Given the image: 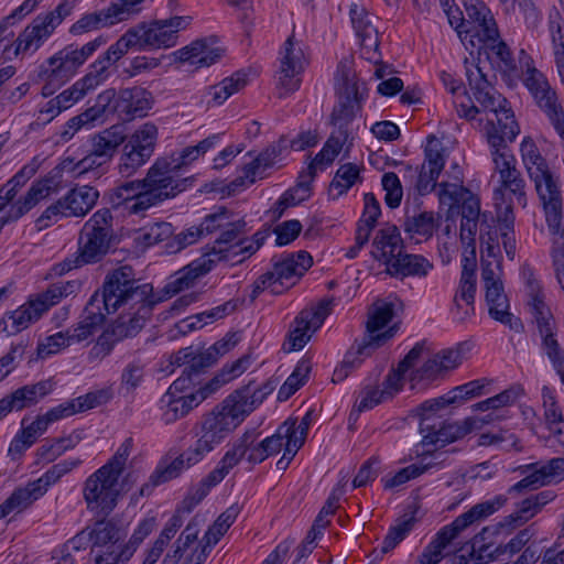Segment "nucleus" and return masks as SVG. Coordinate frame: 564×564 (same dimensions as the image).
Here are the masks:
<instances>
[{"label":"nucleus","mask_w":564,"mask_h":564,"mask_svg":"<svg viewBox=\"0 0 564 564\" xmlns=\"http://www.w3.org/2000/svg\"><path fill=\"white\" fill-rule=\"evenodd\" d=\"M132 447V438H126L110 459L85 480L83 498L89 511L108 516L119 497L138 481L135 471L124 473Z\"/></svg>","instance_id":"1"},{"label":"nucleus","mask_w":564,"mask_h":564,"mask_svg":"<svg viewBox=\"0 0 564 564\" xmlns=\"http://www.w3.org/2000/svg\"><path fill=\"white\" fill-rule=\"evenodd\" d=\"M467 78L475 100L486 113L489 145L503 147L505 143L512 142L519 134L520 128L507 99L496 91L480 67L474 66L467 69Z\"/></svg>","instance_id":"2"},{"label":"nucleus","mask_w":564,"mask_h":564,"mask_svg":"<svg viewBox=\"0 0 564 564\" xmlns=\"http://www.w3.org/2000/svg\"><path fill=\"white\" fill-rule=\"evenodd\" d=\"M131 265L111 270L105 278L101 292L90 299L107 314L137 304L161 303L163 297L154 293L150 283H141Z\"/></svg>","instance_id":"3"},{"label":"nucleus","mask_w":564,"mask_h":564,"mask_svg":"<svg viewBox=\"0 0 564 564\" xmlns=\"http://www.w3.org/2000/svg\"><path fill=\"white\" fill-rule=\"evenodd\" d=\"M507 502V497L499 495L491 500L475 505L468 511L458 516L451 524L442 528L434 540L424 549L419 557V564H438L445 555L446 547L458 534L475 522L485 520Z\"/></svg>","instance_id":"4"},{"label":"nucleus","mask_w":564,"mask_h":564,"mask_svg":"<svg viewBox=\"0 0 564 564\" xmlns=\"http://www.w3.org/2000/svg\"><path fill=\"white\" fill-rule=\"evenodd\" d=\"M112 220L111 212L108 208H102L85 223L80 231L78 254L74 260L64 262L67 270L87 263H96L108 253L113 236Z\"/></svg>","instance_id":"5"},{"label":"nucleus","mask_w":564,"mask_h":564,"mask_svg":"<svg viewBox=\"0 0 564 564\" xmlns=\"http://www.w3.org/2000/svg\"><path fill=\"white\" fill-rule=\"evenodd\" d=\"M393 317V306L391 303L383 301L376 302L368 313V321L366 324L368 338L362 344H359L355 351L350 350L346 354L341 365L335 369L333 381H343L351 369L359 366L362 359L359 356H369L371 351L379 347L384 340L392 337L391 330L378 334Z\"/></svg>","instance_id":"6"},{"label":"nucleus","mask_w":564,"mask_h":564,"mask_svg":"<svg viewBox=\"0 0 564 564\" xmlns=\"http://www.w3.org/2000/svg\"><path fill=\"white\" fill-rule=\"evenodd\" d=\"M335 88L338 96V104L335 106L330 122L336 128L334 131L348 133L349 124L356 113L360 110L362 95L359 90V83L349 63L340 62L335 75Z\"/></svg>","instance_id":"7"},{"label":"nucleus","mask_w":564,"mask_h":564,"mask_svg":"<svg viewBox=\"0 0 564 564\" xmlns=\"http://www.w3.org/2000/svg\"><path fill=\"white\" fill-rule=\"evenodd\" d=\"M188 181V177L181 176L173 162H170L167 158L158 159L143 178L147 195L144 198L149 203V207L175 197L186 189Z\"/></svg>","instance_id":"8"},{"label":"nucleus","mask_w":564,"mask_h":564,"mask_svg":"<svg viewBox=\"0 0 564 564\" xmlns=\"http://www.w3.org/2000/svg\"><path fill=\"white\" fill-rule=\"evenodd\" d=\"M158 303L137 304L133 307H122L123 313L115 321L91 349V355L105 357L110 354L116 341L134 337L150 318L153 307Z\"/></svg>","instance_id":"9"},{"label":"nucleus","mask_w":564,"mask_h":564,"mask_svg":"<svg viewBox=\"0 0 564 564\" xmlns=\"http://www.w3.org/2000/svg\"><path fill=\"white\" fill-rule=\"evenodd\" d=\"M74 9L73 1L61 2L55 10L36 17L14 41V55L34 53Z\"/></svg>","instance_id":"10"},{"label":"nucleus","mask_w":564,"mask_h":564,"mask_svg":"<svg viewBox=\"0 0 564 564\" xmlns=\"http://www.w3.org/2000/svg\"><path fill=\"white\" fill-rule=\"evenodd\" d=\"M189 24L188 17H173L164 20L142 22L130 28L137 39V50H166L176 45L178 32Z\"/></svg>","instance_id":"11"},{"label":"nucleus","mask_w":564,"mask_h":564,"mask_svg":"<svg viewBox=\"0 0 564 564\" xmlns=\"http://www.w3.org/2000/svg\"><path fill=\"white\" fill-rule=\"evenodd\" d=\"M528 305L542 338V349L564 384V351L555 337V321L535 288H531Z\"/></svg>","instance_id":"12"},{"label":"nucleus","mask_w":564,"mask_h":564,"mask_svg":"<svg viewBox=\"0 0 564 564\" xmlns=\"http://www.w3.org/2000/svg\"><path fill=\"white\" fill-rule=\"evenodd\" d=\"M246 232V221L242 219L228 223V226L216 239L209 251L204 253L215 260V265L220 261L241 262L253 254L259 248V241L241 240L240 236Z\"/></svg>","instance_id":"13"},{"label":"nucleus","mask_w":564,"mask_h":564,"mask_svg":"<svg viewBox=\"0 0 564 564\" xmlns=\"http://www.w3.org/2000/svg\"><path fill=\"white\" fill-rule=\"evenodd\" d=\"M332 308L333 299H323L317 305L302 310L290 327L283 344L284 351L301 350L310 341L312 335L321 328Z\"/></svg>","instance_id":"14"},{"label":"nucleus","mask_w":564,"mask_h":564,"mask_svg":"<svg viewBox=\"0 0 564 564\" xmlns=\"http://www.w3.org/2000/svg\"><path fill=\"white\" fill-rule=\"evenodd\" d=\"M531 175L536 193L543 204L547 227L553 236L562 231V192L557 177L546 167Z\"/></svg>","instance_id":"15"},{"label":"nucleus","mask_w":564,"mask_h":564,"mask_svg":"<svg viewBox=\"0 0 564 564\" xmlns=\"http://www.w3.org/2000/svg\"><path fill=\"white\" fill-rule=\"evenodd\" d=\"M66 295V285L61 283L50 285L45 291L35 294L26 303L12 312L10 319L15 333L28 328L36 322L46 311L59 303Z\"/></svg>","instance_id":"16"},{"label":"nucleus","mask_w":564,"mask_h":564,"mask_svg":"<svg viewBox=\"0 0 564 564\" xmlns=\"http://www.w3.org/2000/svg\"><path fill=\"white\" fill-rule=\"evenodd\" d=\"M463 4L466 12V18H462V21L456 25V30L462 35L464 34V41L468 37L469 40H476L481 35L489 37L496 35V21L481 0H463Z\"/></svg>","instance_id":"17"},{"label":"nucleus","mask_w":564,"mask_h":564,"mask_svg":"<svg viewBox=\"0 0 564 564\" xmlns=\"http://www.w3.org/2000/svg\"><path fill=\"white\" fill-rule=\"evenodd\" d=\"M500 275L501 272H498L496 263H492V265L488 263L485 270L481 271L486 289V301L489 306L490 316L503 324H509L513 328L512 315L509 312V302L505 294Z\"/></svg>","instance_id":"18"},{"label":"nucleus","mask_w":564,"mask_h":564,"mask_svg":"<svg viewBox=\"0 0 564 564\" xmlns=\"http://www.w3.org/2000/svg\"><path fill=\"white\" fill-rule=\"evenodd\" d=\"M106 44L104 36L87 42L80 48L67 46L51 56L50 74L73 76L76 70L91 56L100 46Z\"/></svg>","instance_id":"19"},{"label":"nucleus","mask_w":564,"mask_h":564,"mask_svg":"<svg viewBox=\"0 0 564 564\" xmlns=\"http://www.w3.org/2000/svg\"><path fill=\"white\" fill-rule=\"evenodd\" d=\"M527 470H532L527 477L510 487L509 492H520L524 489H538L552 482H558L564 479V458L556 457L546 464L539 463L525 466Z\"/></svg>","instance_id":"20"},{"label":"nucleus","mask_w":564,"mask_h":564,"mask_svg":"<svg viewBox=\"0 0 564 564\" xmlns=\"http://www.w3.org/2000/svg\"><path fill=\"white\" fill-rule=\"evenodd\" d=\"M404 246L399 229L393 225H386L376 232L372 241V257L386 265V272L391 264L403 253Z\"/></svg>","instance_id":"21"},{"label":"nucleus","mask_w":564,"mask_h":564,"mask_svg":"<svg viewBox=\"0 0 564 564\" xmlns=\"http://www.w3.org/2000/svg\"><path fill=\"white\" fill-rule=\"evenodd\" d=\"M213 392L205 384L196 392H189L184 395L164 394L161 399L162 420L166 423H173L176 420L187 415L194 408L203 402Z\"/></svg>","instance_id":"22"},{"label":"nucleus","mask_w":564,"mask_h":564,"mask_svg":"<svg viewBox=\"0 0 564 564\" xmlns=\"http://www.w3.org/2000/svg\"><path fill=\"white\" fill-rule=\"evenodd\" d=\"M152 105L151 94L141 87L121 89L116 99L113 111L131 120L144 117Z\"/></svg>","instance_id":"23"},{"label":"nucleus","mask_w":564,"mask_h":564,"mask_svg":"<svg viewBox=\"0 0 564 564\" xmlns=\"http://www.w3.org/2000/svg\"><path fill=\"white\" fill-rule=\"evenodd\" d=\"M312 262V257L306 251L286 254L274 263L272 272L264 274L262 283L279 281L283 284L284 280L288 281L294 276L303 275L311 268Z\"/></svg>","instance_id":"24"},{"label":"nucleus","mask_w":564,"mask_h":564,"mask_svg":"<svg viewBox=\"0 0 564 564\" xmlns=\"http://www.w3.org/2000/svg\"><path fill=\"white\" fill-rule=\"evenodd\" d=\"M471 46L479 53L484 52L488 58L503 72H511L516 68V62L508 45L499 40V31L496 28V35L491 37L481 35L476 40H469Z\"/></svg>","instance_id":"25"},{"label":"nucleus","mask_w":564,"mask_h":564,"mask_svg":"<svg viewBox=\"0 0 564 564\" xmlns=\"http://www.w3.org/2000/svg\"><path fill=\"white\" fill-rule=\"evenodd\" d=\"M350 19L357 36L365 50L377 52L379 47V32L373 22L377 18L370 14L364 7L352 3Z\"/></svg>","instance_id":"26"},{"label":"nucleus","mask_w":564,"mask_h":564,"mask_svg":"<svg viewBox=\"0 0 564 564\" xmlns=\"http://www.w3.org/2000/svg\"><path fill=\"white\" fill-rule=\"evenodd\" d=\"M99 192L91 186H76L61 199L64 217H83L96 205Z\"/></svg>","instance_id":"27"},{"label":"nucleus","mask_w":564,"mask_h":564,"mask_svg":"<svg viewBox=\"0 0 564 564\" xmlns=\"http://www.w3.org/2000/svg\"><path fill=\"white\" fill-rule=\"evenodd\" d=\"M51 390L47 381L24 386L0 400V414H7L13 410H22L37 402Z\"/></svg>","instance_id":"28"},{"label":"nucleus","mask_w":564,"mask_h":564,"mask_svg":"<svg viewBox=\"0 0 564 564\" xmlns=\"http://www.w3.org/2000/svg\"><path fill=\"white\" fill-rule=\"evenodd\" d=\"M290 425H281L276 433L270 437H265L260 443L250 446V453L247 456L248 462L252 464L262 463L269 456L280 453L285 447V454H290Z\"/></svg>","instance_id":"29"},{"label":"nucleus","mask_w":564,"mask_h":564,"mask_svg":"<svg viewBox=\"0 0 564 564\" xmlns=\"http://www.w3.org/2000/svg\"><path fill=\"white\" fill-rule=\"evenodd\" d=\"M144 191L143 180L127 182L116 188L115 196L118 199L116 204L122 206L129 214L144 213L150 208L149 203L143 198L147 197Z\"/></svg>","instance_id":"30"},{"label":"nucleus","mask_w":564,"mask_h":564,"mask_svg":"<svg viewBox=\"0 0 564 564\" xmlns=\"http://www.w3.org/2000/svg\"><path fill=\"white\" fill-rule=\"evenodd\" d=\"M346 145V151L351 147L348 133L341 131H333L323 149L315 155L308 166L310 177L313 178L317 169L323 170L330 165L343 148Z\"/></svg>","instance_id":"31"},{"label":"nucleus","mask_w":564,"mask_h":564,"mask_svg":"<svg viewBox=\"0 0 564 564\" xmlns=\"http://www.w3.org/2000/svg\"><path fill=\"white\" fill-rule=\"evenodd\" d=\"M433 269V263L421 254L403 253L394 261L387 272L393 278H424Z\"/></svg>","instance_id":"32"},{"label":"nucleus","mask_w":564,"mask_h":564,"mask_svg":"<svg viewBox=\"0 0 564 564\" xmlns=\"http://www.w3.org/2000/svg\"><path fill=\"white\" fill-rule=\"evenodd\" d=\"M106 315L107 313L90 299L85 307L83 321L66 332L72 344L80 343L91 336L102 325Z\"/></svg>","instance_id":"33"},{"label":"nucleus","mask_w":564,"mask_h":564,"mask_svg":"<svg viewBox=\"0 0 564 564\" xmlns=\"http://www.w3.org/2000/svg\"><path fill=\"white\" fill-rule=\"evenodd\" d=\"M124 141L126 134L123 129L120 126H112L93 137L91 150L101 160L109 162Z\"/></svg>","instance_id":"34"},{"label":"nucleus","mask_w":564,"mask_h":564,"mask_svg":"<svg viewBox=\"0 0 564 564\" xmlns=\"http://www.w3.org/2000/svg\"><path fill=\"white\" fill-rule=\"evenodd\" d=\"M248 83L247 75L237 72L230 77L224 78L220 83L209 86L206 91V104L208 106H220L230 96L240 91Z\"/></svg>","instance_id":"35"},{"label":"nucleus","mask_w":564,"mask_h":564,"mask_svg":"<svg viewBox=\"0 0 564 564\" xmlns=\"http://www.w3.org/2000/svg\"><path fill=\"white\" fill-rule=\"evenodd\" d=\"M44 495L42 485L31 482L24 488H19L0 506V519L11 512H21Z\"/></svg>","instance_id":"36"},{"label":"nucleus","mask_w":564,"mask_h":564,"mask_svg":"<svg viewBox=\"0 0 564 564\" xmlns=\"http://www.w3.org/2000/svg\"><path fill=\"white\" fill-rule=\"evenodd\" d=\"M53 181L44 178L35 182L28 191L26 195L11 205V219H19L41 200L50 196L53 191Z\"/></svg>","instance_id":"37"},{"label":"nucleus","mask_w":564,"mask_h":564,"mask_svg":"<svg viewBox=\"0 0 564 564\" xmlns=\"http://www.w3.org/2000/svg\"><path fill=\"white\" fill-rule=\"evenodd\" d=\"M217 409L227 417V420L237 427L252 409V402H249L241 389L236 390L228 395Z\"/></svg>","instance_id":"38"},{"label":"nucleus","mask_w":564,"mask_h":564,"mask_svg":"<svg viewBox=\"0 0 564 564\" xmlns=\"http://www.w3.org/2000/svg\"><path fill=\"white\" fill-rule=\"evenodd\" d=\"M422 351L423 347L419 344L415 345L400 361L398 368L387 376L380 390L389 392V399H392L402 389L404 373L415 365Z\"/></svg>","instance_id":"39"},{"label":"nucleus","mask_w":564,"mask_h":564,"mask_svg":"<svg viewBox=\"0 0 564 564\" xmlns=\"http://www.w3.org/2000/svg\"><path fill=\"white\" fill-rule=\"evenodd\" d=\"M553 499V495L547 491H543L533 496H530L522 500L517 509L508 517L509 522L514 525H521L538 514L542 508Z\"/></svg>","instance_id":"40"},{"label":"nucleus","mask_w":564,"mask_h":564,"mask_svg":"<svg viewBox=\"0 0 564 564\" xmlns=\"http://www.w3.org/2000/svg\"><path fill=\"white\" fill-rule=\"evenodd\" d=\"M523 83L533 95L540 108H543L546 100L553 102L557 99L554 90L551 89L544 75L534 67H528L523 73Z\"/></svg>","instance_id":"41"},{"label":"nucleus","mask_w":564,"mask_h":564,"mask_svg":"<svg viewBox=\"0 0 564 564\" xmlns=\"http://www.w3.org/2000/svg\"><path fill=\"white\" fill-rule=\"evenodd\" d=\"M48 422L43 415H39L32 423L25 425V420L22 421V431L13 438L10 444V453H22L32 446L39 436H41L48 427Z\"/></svg>","instance_id":"42"},{"label":"nucleus","mask_w":564,"mask_h":564,"mask_svg":"<svg viewBox=\"0 0 564 564\" xmlns=\"http://www.w3.org/2000/svg\"><path fill=\"white\" fill-rule=\"evenodd\" d=\"M240 512V508L237 505H232L227 508L214 522V524L205 533L204 539L207 545L203 547L202 553L198 555L196 564H200L207 546L215 545L220 538L228 531L230 525L235 522L236 518Z\"/></svg>","instance_id":"43"},{"label":"nucleus","mask_w":564,"mask_h":564,"mask_svg":"<svg viewBox=\"0 0 564 564\" xmlns=\"http://www.w3.org/2000/svg\"><path fill=\"white\" fill-rule=\"evenodd\" d=\"M118 23L110 11L109 7L97 12L83 15L69 29L73 35H83L85 33L110 26Z\"/></svg>","instance_id":"44"},{"label":"nucleus","mask_w":564,"mask_h":564,"mask_svg":"<svg viewBox=\"0 0 564 564\" xmlns=\"http://www.w3.org/2000/svg\"><path fill=\"white\" fill-rule=\"evenodd\" d=\"M364 203V213L357 226L358 240L360 243L368 242L370 234L381 215L380 204L372 193L365 194Z\"/></svg>","instance_id":"45"},{"label":"nucleus","mask_w":564,"mask_h":564,"mask_svg":"<svg viewBox=\"0 0 564 564\" xmlns=\"http://www.w3.org/2000/svg\"><path fill=\"white\" fill-rule=\"evenodd\" d=\"M499 181L500 186L495 189L494 200L503 202L506 192H509L516 197L518 204L525 206L524 180L517 169H511V172L499 175Z\"/></svg>","instance_id":"46"},{"label":"nucleus","mask_w":564,"mask_h":564,"mask_svg":"<svg viewBox=\"0 0 564 564\" xmlns=\"http://www.w3.org/2000/svg\"><path fill=\"white\" fill-rule=\"evenodd\" d=\"M152 155L145 153L142 150H138L132 144L126 142L122 148L120 155V162L118 165L119 174L123 177H130L140 167H142Z\"/></svg>","instance_id":"47"},{"label":"nucleus","mask_w":564,"mask_h":564,"mask_svg":"<svg viewBox=\"0 0 564 564\" xmlns=\"http://www.w3.org/2000/svg\"><path fill=\"white\" fill-rule=\"evenodd\" d=\"M470 191L463 186V175L459 167L454 165L453 182L443 181L438 184V196L443 204L449 206L460 203Z\"/></svg>","instance_id":"48"},{"label":"nucleus","mask_w":564,"mask_h":564,"mask_svg":"<svg viewBox=\"0 0 564 564\" xmlns=\"http://www.w3.org/2000/svg\"><path fill=\"white\" fill-rule=\"evenodd\" d=\"M258 437V433L254 430L247 431L229 449L221 460L219 465L224 467V469L229 473L231 468H234L240 459L250 453V446L256 442Z\"/></svg>","instance_id":"49"},{"label":"nucleus","mask_w":564,"mask_h":564,"mask_svg":"<svg viewBox=\"0 0 564 564\" xmlns=\"http://www.w3.org/2000/svg\"><path fill=\"white\" fill-rule=\"evenodd\" d=\"M476 294V275L467 273L460 275L459 285L454 296V304L457 308L460 319H465L469 315V310H463L462 302L474 311V301Z\"/></svg>","instance_id":"50"},{"label":"nucleus","mask_w":564,"mask_h":564,"mask_svg":"<svg viewBox=\"0 0 564 564\" xmlns=\"http://www.w3.org/2000/svg\"><path fill=\"white\" fill-rule=\"evenodd\" d=\"M544 421L551 433L564 435V419L555 397L547 388H543Z\"/></svg>","instance_id":"51"},{"label":"nucleus","mask_w":564,"mask_h":564,"mask_svg":"<svg viewBox=\"0 0 564 564\" xmlns=\"http://www.w3.org/2000/svg\"><path fill=\"white\" fill-rule=\"evenodd\" d=\"M158 134V127L152 122H145L135 129L129 137H126V142L132 144L138 150H142L145 153L153 155Z\"/></svg>","instance_id":"52"},{"label":"nucleus","mask_w":564,"mask_h":564,"mask_svg":"<svg viewBox=\"0 0 564 564\" xmlns=\"http://www.w3.org/2000/svg\"><path fill=\"white\" fill-rule=\"evenodd\" d=\"M436 228V218L432 212H422L408 216L404 221V230L412 237L421 236L430 238Z\"/></svg>","instance_id":"53"},{"label":"nucleus","mask_w":564,"mask_h":564,"mask_svg":"<svg viewBox=\"0 0 564 564\" xmlns=\"http://www.w3.org/2000/svg\"><path fill=\"white\" fill-rule=\"evenodd\" d=\"M135 35L129 29L122 34L116 43L109 46V48L98 58L99 62L109 68L112 64L123 57L130 50H137Z\"/></svg>","instance_id":"54"},{"label":"nucleus","mask_w":564,"mask_h":564,"mask_svg":"<svg viewBox=\"0 0 564 564\" xmlns=\"http://www.w3.org/2000/svg\"><path fill=\"white\" fill-rule=\"evenodd\" d=\"M359 182H361L360 167L354 163H346L337 170L330 183V188L337 191V195H343Z\"/></svg>","instance_id":"55"},{"label":"nucleus","mask_w":564,"mask_h":564,"mask_svg":"<svg viewBox=\"0 0 564 564\" xmlns=\"http://www.w3.org/2000/svg\"><path fill=\"white\" fill-rule=\"evenodd\" d=\"M250 366V356L245 355L234 361L230 366H225L219 373H217L208 383L209 391L213 393L218 390L223 384L231 381L238 376L242 375Z\"/></svg>","instance_id":"56"},{"label":"nucleus","mask_w":564,"mask_h":564,"mask_svg":"<svg viewBox=\"0 0 564 564\" xmlns=\"http://www.w3.org/2000/svg\"><path fill=\"white\" fill-rule=\"evenodd\" d=\"M89 539L95 549L108 547L110 544H118L119 531L117 527L109 521H98L89 532Z\"/></svg>","instance_id":"57"},{"label":"nucleus","mask_w":564,"mask_h":564,"mask_svg":"<svg viewBox=\"0 0 564 564\" xmlns=\"http://www.w3.org/2000/svg\"><path fill=\"white\" fill-rule=\"evenodd\" d=\"M311 371V364L306 359L297 362L293 372L288 377L286 381L279 390V399L286 400L294 394L304 383Z\"/></svg>","instance_id":"58"},{"label":"nucleus","mask_w":564,"mask_h":564,"mask_svg":"<svg viewBox=\"0 0 564 564\" xmlns=\"http://www.w3.org/2000/svg\"><path fill=\"white\" fill-rule=\"evenodd\" d=\"M452 404L448 395L438 397L435 399L426 400L421 403L415 412L420 417V431H426L430 429V424H433L434 416L438 411L445 409L447 405Z\"/></svg>","instance_id":"59"},{"label":"nucleus","mask_w":564,"mask_h":564,"mask_svg":"<svg viewBox=\"0 0 564 564\" xmlns=\"http://www.w3.org/2000/svg\"><path fill=\"white\" fill-rule=\"evenodd\" d=\"M95 549V564H120L128 561L134 553V547L110 544L106 550Z\"/></svg>","instance_id":"60"},{"label":"nucleus","mask_w":564,"mask_h":564,"mask_svg":"<svg viewBox=\"0 0 564 564\" xmlns=\"http://www.w3.org/2000/svg\"><path fill=\"white\" fill-rule=\"evenodd\" d=\"M214 267L215 260L210 256L203 254L199 259L180 270L178 273L188 289L194 285L199 276L207 274Z\"/></svg>","instance_id":"61"},{"label":"nucleus","mask_w":564,"mask_h":564,"mask_svg":"<svg viewBox=\"0 0 564 564\" xmlns=\"http://www.w3.org/2000/svg\"><path fill=\"white\" fill-rule=\"evenodd\" d=\"M306 63L301 44L294 42V36H289L281 51V65L303 72Z\"/></svg>","instance_id":"62"},{"label":"nucleus","mask_w":564,"mask_h":564,"mask_svg":"<svg viewBox=\"0 0 564 564\" xmlns=\"http://www.w3.org/2000/svg\"><path fill=\"white\" fill-rule=\"evenodd\" d=\"M521 155L529 176L539 175V171L547 166L545 160L541 156L538 147L531 139H524L521 143Z\"/></svg>","instance_id":"63"},{"label":"nucleus","mask_w":564,"mask_h":564,"mask_svg":"<svg viewBox=\"0 0 564 564\" xmlns=\"http://www.w3.org/2000/svg\"><path fill=\"white\" fill-rule=\"evenodd\" d=\"M200 424L204 430H208L214 435L218 436L220 441H224L225 437L236 429L217 406L204 416Z\"/></svg>","instance_id":"64"}]
</instances>
